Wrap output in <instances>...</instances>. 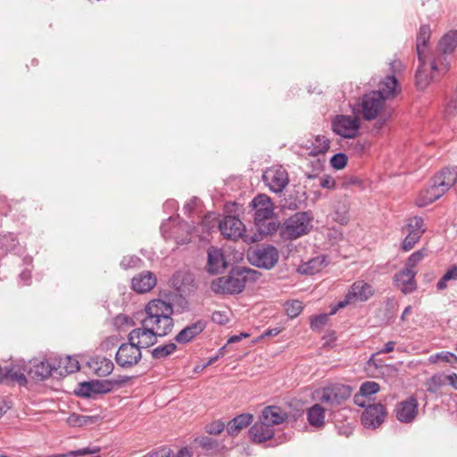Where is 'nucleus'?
Returning <instances> with one entry per match:
<instances>
[{"label":"nucleus","instance_id":"14","mask_svg":"<svg viewBox=\"0 0 457 457\" xmlns=\"http://www.w3.org/2000/svg\"><path fill=\"white\" fill-rule=\"evenodd\" d=\"M419 63L415 74L416 86L420 90H424L435 79L434 72L438 70V66L436 61L428 65L426 58H423V61Z\"/></svg>","mask_w":457,"mask_h":457},{"label":"nucleus","instance_id":"10","mask_svg":"<svg viewBox=\"0 0 457 457\" xmlns=\"http://www.w3.org/2000/svg\"><path fill=\"white\" fill-rule=\"evenodd\" d=\"M386 414L384 404L380 403L370 404L361 414V424L367 428H377L385 421Z\"/></svg>","mask_w":457,"mask_h":457},{"label":"nucleus","instance_id":"26","mask_svg":"<svg viewBox=\"0 0 457 457\" xmlns=\"http://www.w3.org/2000/svg\"><path fill=\"white\" fill-rule=\"evenodd\" d=\"M57 369L51 365L47 361H42L34 363L29 370V376L37 381H43L52 376Z\"/></svg>","mask_w":457,"mask_h":457},{"label":"nucleus","instance_id":"58","mask_svg":"<svg viewBox=\"0 0 457 457\" xmlns=\"http://www.w3.org/2000/svg\"><path fill=\"white\" fill-rule=\"evenodd\" d=\"M320 186L323 188L332 189L336 187V181L328 175L320 178Z\"/></svg>","mask_w":457,"mask_h":457},{"label":"nucleus","instance_id":"59","mask_svg":"<svg viewBox=\"0 0 457 457\" xmlns=\"http://www.w3.org/2000/svg\"><path fill=\"white\" fill-rule=\"evenodd\" d=\"M130 379V377L129 376H118L117 378L113 379H108L109 382L112 384V390L116 386H120L127 383Z\"/></svg>","mask_w":457,"mask_h":457},{"label":"nucleus","instance_id":"2","mask_svg":"<svg viewBox=\"0 0 457 457\" xmlns=\"http://www.w3.org/2000/svg\"><path fill=\"white\" fill-rule=\"evenodd\" d=\"M258 272L254 270L236 266L227 276L220 277L211 283V289L218 295L240 294L248 281H255Z\"/></svg>","mask_w":457,"mask_h":457},{"label":"nucleus","instance_id":"64","mask_svg":"<svg viewBox=\"0 0 457 457\" xmlns=\"http://www.w3.org/2000/svg\"><path fill=\"white\" fill-rule=\"evenodd\" d=\"M445 383L448 382L454 389L457 390V374L452 373L450 375H445Z\"/></svg>","mask_w":457,"mask_h":457},{"label":"nucleus","instance_id":"16","mask_svg":"<svg viewBox=\"0 0 457 457\" xmlns=\"http://www.w3.org/2000/svg\"><path fill=\"white\" fill-rule=\"evenodd\" d=\"M416 274V270H411L403 268L395 274L393 278L394 284L404 295L411 294L417 289V283L415 280Z\"/></svg>","mask_w":457,"mask_h":457},{"label":"nucleus","instance_id":"40","mask_svg":"<svg viewBox=\"0 0 457 457\" xmlns=\"http://www.w3.org/2000/svg\"><path fill=\"white\" fill-rule=\"evenodd\" d=\"M285 308L287 316L291 319H294L302 312L303 306L302 302L298 300H292L286 303Z\"/></svg>","mask_w":457,"mask_h":457},{"label":"nucleus","instance_id":"41","mask_svg":"<svg viewBox=\"0 0 457 457\" xmlns=\"http://www.w3.org/2000/svg\"><path fill=\"white\" fill-rule=\"evenodd\" d=\"M97 452H99V447H85L75 451H69L64 453L54 454L50 457H77L81 455L93 454Z\"/></svg>","mask_w":457,"mask_h":457},{"label":"nucleus","instance_id":"50","mask_svg":"<svg viewBox=\"0 0 457 457\" xmlns=\"http://www.w3.org/2000/svg\"><path fill=\"white\" fill-rule=\"evenodd\" d=\"M420 239V237L416 236L415 233H408L402 243V249L405 252L411 250Z\"/></svg>","mask_w":457,"mask_h":457},{"label":"nucleus","instance_id":"25","mask_svg":"<svg viewBox=\"0 0 457 457\" xmlns=\"http://www.w3.org/2000/svg\"><path fill=\"white\" fill-rule=\"evenodd\" d=\"M262 420L268 422L272 428L285 422L288 417L287 413L278 406H267L262 411Z\"/></svg>","mask_w":457,"mask_h":457},{"label":"nucleus","instance_id":"7","mask_svg":"<svg viewBox=\"0 0 457 457\" xmlns=\"http://www.w3.org/2000/svg\"><path fill=\"white\" fill-rule=\"evenodd\" d=\"M353 388L350 386L335 383L322 388L320 401L331 406L340 405L350 398Z\"/></svg>","mask_w":457,"mask_h":457},{"label":"nucleus","instance_id":"52","mask_svg":"<svg viewBox=\"0 0 457 457\" xmlns=\"http://www.w3.org/2000/svg\"><path fill=\"white\" fill-rule=\"evenodd\" d=\"M224 428L225 424L220 420L213 421L205 426V431L210 435H219L224 430Z\"/></svg>","mask_w":457,"mask_h":457},{"label":"nucleus","instance_id":"57","mask_svg":"<svg viewBox=\"0 0 457 457\" xmlns=\"http://www.w3.org/2000/svg\"><path fill=\"white\" fill-rule=\"evenodd\" d=\"M171 453L172 451L170 448L162 447L145 454L144 457H170Z\"/></svg>","mask_w":457,"mask_h":457},{"label":"nucleus","instance_id":"28","mask_svg":"<svg viewBox=\"0 0 457 457\" xmlns=\"http://www.w3.org/2000/svg\"><path fill=\"white\" fill-rule=\"evenodd\" d=\"M90 369L98 377H105L112 373L114 365L112 361L105 357H96L88 362Z\"/></svg>","mask_w":457,"mask_h":457},{"label":"nucleus","instance_id":"24","mask_svg":"<svg viewBox=\"0 0 457 457\" xmlns=\"http://www.w3.org/2000/svg\"><path fill=\"white\" fill-rule=\"evenodd\" d=\"M431 37L430 26L428 24L421 25L416 37V51L419 62H422L423 58H427L426 50Z\"/></svg>","mask_w":457,"mask_h":457},{"label":"nucleus","instance_id":"47","mask_svg":"<svg viewBox=\"0 0 457 457\" xmlns=\"http://www.w3.org/2000/svg\"><path fill=\"white\" fill-rule=\"evenodd\" d=\"M17 245L18 240L12 234L4 235L0 239V245L4 252L14 250Z\"/></svg>","mask_w":457,"mask_h":457},{"label":"nucleus","instance_id":"63","mask_svg":"<svg viewBox=\"0 0 457 457\" xmlns=\"http://www.w3.org/2000/svg\"><path fill=\"white\" fill-rule=\"evenodd\" d=\"M170 457H193V453L187 447H182L177 453H171Z\"/></svg>","mask_w":457,"mask_h":457},{"label":"nucleus","instance_id":"17","mask_svg":"<svg viewBox=\"0 0 457 457\" xmlns=\"http://www.w3.org/2000/svg\"><path fill=\"white\" fill-rule=\"evenodd\" d=\"M228 267L222 250L211 246L207 251L206 271L209 274L216 275L222 273Z\"/></svg>","mask_w":457,"mask_h":457},{"label":"nucleus","instance_id":"11","mask_svg":"<svg viewBox=\"0 0 457 457\" xmlns=\"http://www.w3.org/2000/svg\"><path fill=\"white\" fill-rule=\"evenodd\" d=\"M157 333L148 326L140 325L139 328L132 329L128 335V340L133 342L141 350L148 348L158 342Z\"/></svg>","mask_w":457,"mask_h":457},{"label":"nucleus","instance_id":"51","mask_svg":"<svg viewBox=\"0 0 457 457\" xmlns=\"http://www.w3.org/2000/svg\"><path fill=\"white\" fill-rule=\"evenodd\" d=\"M328 320V315L326 313H322L317 316H314L311 319V328L312 330H320Z\"/></svg>","mask_w":457,"mask_h":457},{"label":"nucleus","instance_id":"4","mask_svg":"<svg viewBox=\"0 0 457 457\" xmlns=\"http://www.w3.org/2000/svg\"><path fill=\"white\" fill-rule=\"evenodd\" d=\"M310 216L299 212L287 219L280 227L279 235L284 240H295L309 232Z\"/></svg>","mask_w":457,"mask_h":457},{"label":"nucleus","instance_id":"42","mask_svg":"<svg viewBox=\"0 0 457 457\" xmlns=\"http://www.w3.org/2000/svg\"><path fill=\"white\" fill-rule=\"evenodd\" d=\"M79 362L76 358L67 356L63 361V370L64 372L60 371L61 376H65L73 372H76L79 370Z\"/></svg>","mask_w":457,"mask_h":457},{"label":"nucleus","instance_id":"53","mask_svg":"<svg viewBox=\"0 0 457 457\" xmlns=\"http://www.w3.org/2000/svg\"><path fill=\"white\" fill-rule=\"evenodd\" d=\"M212 320L219 325H225L229 321L227 312L215 311L212 314Z\"/></svg>","mask_w":457,"mask_h":457},{"label":"nucleus","instance_id":"21","mask_svg":"<svg viewBox=\"0 0 457 457\" xmlns=\"http://www.w3.org/2000/svg\"><path fill=\"white\" fill-rule=\"evenodd\" d=\"M373 295L372 287L363 280L354 282L346 294V302H365Z\"/></svg>","mask_w":457,"mask_h":457},{"label":"nucleus","instance_id":"54","mask_svg":"<svg viewBox=\"0 0 457 457\" xmlns=\"http://www.w3.org/2000/svg\"><path fill=\"white\" fill-rule=\"evenodd\" d=\"M435 357L436 359H439L445 362H448L452 365L457 363V356L451 352H441V353H436V355Z\"/></svg>","mask_w":457,"mask_h":457},{"label":"nucleus","instance_id":"38","mask_svg":"<svg viewBox=\"0 0 457 457\" xmlns=\"http://www.w3.org/2000/svg\"><path fill=\"white\" fill-rule=\"evenodd\" d=\"M195 443L201 446L206 452H216L219 450L217 440L209 436H201L195 439Z\"/></svg>","mask_w":457,"mask_h":457},{"label":"nucleus","instance_id":"43","mask_svg":"<svg viewBox=\"0 0 457 457\" xmlns=\"http://www.w3.org/2000/svg\"><path fill=\"white\" fill-rule=\"evenodd\" d=\"M450 279H457V266H453L445 274L439 279L436 284L438 290H444L447 287V281Z\"/></svg>","mask_w":457,"mask_h":457},{"label":"nucleus","instance_id":"22","mask_svg":"<svg viewBox=\"0 0 457 457\" xmlns=\"http://www.w3.org/2000/svg\"><path fill=\"white\" fill-rule=\"evenodd\" d=\"M205 327L206 322L204 320H197L180 330L174 337V340L179 344H187L200 335Z\"/></svg>","mask_w":457,"mask_h":457},{"label":"nucleus","instance_id":"62","mask_svg":"<svg viewBox=\"0 0 457 457\" xmlns=\"http://www.w3.org/2000/svg\"><path fill=\"white\" fill-rule=\"evenodd\" d=\"M395 345H396V343L395 341H389L376 354L389 353L395 350Z\"/></svg>","mask_w":457,"mask_h":457},{"label":"nucleus","instance_id":"18","mask_svg":"<svg viewBox=\"0 0 457 457\" xmlns=\"http://www.w3.org/2000/svg\"><path fill=\"white\" fill-rule=\"evenodd\" d=\"M28 380L21 366L16 364H9L4 368H0V383L10 385L18 383L25 386Z\"/></svg>","mask_w":457,"mask_h":457},{"label":"nucleus","instance_id":"39","mask_svg":"<svg viewBox=\"0 0 457 457\" xmlns=\"http://www.w3.org/2000/svg\"><path fill=\"white\" fill-rule=\"evenodd\" d=\"M445 384V378L443 374L432 376L426 383L427 390L430 393H436Z\"/></svg>","mask_w":457,"mask_h":457},{"label":"nucleus","instance_id":"35","mask_svg":"<svg viewBox=\"0 0 457 457\" xmlns=\"http://www.w3.org/2000/svg\"><path fill=\"white\" fill-rule=\"evenodd\" d=\"M176 349L177 345L174 343H169L153 349L151 354L154 359L162 360L172 354Z\"/></svg>","mask_w":457,"mask_h":457},{"label":"nucleus","instance_id":"20","mask_svg":"<svg viewBox=\"0 0 457 457\" xmlns=\"http://www.w3.org/2000/svg\"><path fill=\"white\" fill-rule=\"evenodd\" d=\"M274 436V428L266 421L262 420L260 415L256 421L249 429V436L253 442L257 444L264 443L271 439Z\"/></svg>","mask_w":457,"mask_h":457},{"label":"nucleus","instance_id":"32","mask_svg":"<svg viewBox=\"0 0 457 457\" xmlns=\"http://www.w3.org/2000/svg\"><path fill=\"white\" fill-rule=\"evenodd\" d=\"M329 145L330 141L327 137L323 135H318L314 137V140L311 142V146H307V148H311L309 153L310 155L318 156L327 153L329 149Z\"/></svg>","mask_w":457,"mask_h":457},{"label":"nucleus","instance_id":"3","mask_svg":"<svg viewBox=\"0 0 457 457\" xmlns=\"http://www.w3.org/2000/svg\"><path fill=\"white\" fill-rule=\"evenodd\" d=\"M386 100L380 93L371 91L361 100L362 117L366 120H376L374 129L379 131L391 118L393 111L386 106Z\"/></svg>","mask_w":457,"mask_h":457},{"label":"nucleus","instance_id":"48","mask_svg":"<svg viewBox=\"0 0 457 457\" xmlns=\"http://www.w3.org/2000/svg\"><path fill=\"white\" fill-rule=\"evenodd\" d=\"M348 157L344 153L334 154L330 159L331 166L336 170H342L347 164Z\"/></svg>","mask_w":457,"mask_h":457},{"label":"nucleus","instance_id":"27","mask_svg":"<svg viewBox=\"0 0 457 457\" xmlns=\"http://www.w3.org/2000/svg\"><path fill=\"white\" fill-rule=\"evenodd\" d=\"M398 80L395 75H388L379 83L378 89L375 93H380L385 100L393 98L399 91Z\"/></svg>","mask_w":457,"mask_h":457},{"label":"nucleus","instance_id":"5","mask_svg":"<svg viewBox=\"0 0 457 457\" xmlns=\"http://www.w3.org/2000/svg\"><path fill=\"white\" fill-rule=\"evenodd\" d=\"M247 256L253 265L265 270L273 268L278 261V252L270 245H260L249 250Z\"/></svg>","mask_w":457,"mask_h":457},{"label":"nucleus","instance_id":"13","mask_svg":"<svg viewBox=\"0 0 457 457\" xmlns=\"http://www.w3.org/2000/svg\"><path fill=\"white\" fill-rule=\"evenodd\" d=\"M112 384L109 380H90L79 384L75 394L78 396L90 398L93 395L106 394L112 391Z\"/></svg>","mask_w":457,"mask_h":457},{"label":"nucleus","instance_id":"46","mask_svg":"<svg viewBox=\"0 0 457 457\" xmlns=\"http://www.w3.org/2000/svg\"><path fill=\"white\" fill-rule=\"evenodd\" d=\"M380 389L379 385L375 381H366L360 387V395L361 396H370L378 393Z\"/></svg>","mask_w":457,"mask_h":457},{"label":"nucleus","instance_id":"44","mask_svg":"<svg viewBox=\"0 0 457 457\" xmlns=\"http://www.w3.org/2000/svg\"><path fill=\"white\" fill-rule=\"evenodd\" d=\"M278 228L280 229L279 223L273 220L272 218L266 222H263L262 225H259L257 227L259 233L262 235H271Z\"/></svg>","mask_w":457,"mask_h":457},{"label":"nucleus","instance_id":"60","mask_svg":"<svg viewBox=\"0 0 457 457\" xmlns=\"http://www.w3.org/2000/svg\"><path fill=\"white\" fill-rule=\"evenodd\" d=\"M131 319L125 314H119L114 318V325L116 327H121L123 325L129 324Z\"/></svg>","mask_w":457,"mask_h":457},{"label":"nucleus","instance_id":"19","mask_svg":"<svg viewBox=\"0 0 457 457\" xmlns=\"http://www.w3.org/2000/svg\"><path fill=\"white\" fill-rule=\"evenodd\" d=\"M156 283L155 274L149 270H144L132 278L131 288L138 294H145L150 292Z\"/></svg>","mask_w":457,"mask_h":457},{"label":"nucleus","instance_id":"37","mask_svg":"<svg viewBox=\"0 0 457 457\" xmlns=\"http://www.w3.org/2000/svg\"><path fill=\"white\" fill-rule=\"evenodd\" d=\"M424 221L421 217H413L408 220L407 231L408 233H415L416 236L421 237L425 229L423 228Z\"/></svg>","mask_w":457,"mask_h":457},{"label":"nucleus","instance_id":"55","mask_svg":"<svg viewBox=\"0 0 457 457\" xmlns=\"http://www.w3.org/2000/svg\"><path fill=\"white\" fill-rule=\"evenodd\" d=\"M139 261V258L136 256H125L120 262V267L124 270H128L136 267Z\"/></svg>","mask_w":457,"mask_h":457},{"label":"nucleus","instance_id":"6","mask_svg":"<svg viewBox=\"0 0 457 457\" xmlns=\"http://www.w3.org/2000/svg\"><path fill=\"white\" fill-rule=\"evenodd\" d=\"M332 131L345 138H353L357 136L360 122L357 117L337 115L331 121Z\"/></svg>","mask_w":457,"mask_h":457},{"label":"nucleus","instance_id":"9","mask_svg":"<svg viewBox=\"0 0 457 457\" xmlns=\"http://www.w3.org/2000/svg\"><path fill=\"white\" fill-rule=\"evenodd\" d=\"M265 185L274 193H281L289 183L287 170L281 167L270 168L262 174Z\"/></svg>","mask_w":457,"mask_h":457},{"label":"nucleus","instance_id":"31","mask_svg":"<svg viewBox=\"0 0 457 457\" xmlns=\"http://www.w3.org/2000/svg\"><path fill=\"white\" fill-rule=\"evenodd\" d=\"M325 409L319 403L313 404L307 410V420L311 426L322 428L325 423Z\"/></svg>","mask_w":457,"mask_h":457},{"label":"nucleus","instance_id":"1","mask_svg":"<svg viewBox=\"0 0 457 457\" xmlns=\"http://www.w3.org/2000/svg\"><path fill=\"white\" fill-rule=\"evenodd\" d=\"M172 303L160 298L152 299L144 308V317L140 325L150 327L157 336L164 337L171 333L174 328Z\"/></svg>","mask_w":457,"mask_h":457},{"label":"nucleus","instance_id":"45","mask_svg":"<svg viewBox=\"0 0 457 457\" xmlns=\"http://www.w3.org/2000/svg\"><path fill=\"white\" fill-rule=\"evenodd\" d=\"M425 253L423 250H418L411 253L409 258L407 259L404 269H409L411 270H416L415 268L418 265L419 262L422 261L424 258Z\"/></svg>","mask_w":457,"mask_h":457},{"label":"nucleus","instance_id":"12","mask_svg":"<svg viewBox=\"0 0 457 457\" xmlns=\"http://www.w3.org/2000/svg\"><path fill=\"white\" fill-rule=\"evenodd\" d=\"M220 230L225 238L237 240L245 236V227L243 222L235 216H226L220 222Z\"/></svg>","mask_w":457,"mask_h":457},{"label":"nucleus","instance_id":"15","mask_svg":"<svg viewBox=\"0 0 457 457\" xmlns=\"http://www.w3.org/2000/svg\"><path fill=\"white\" fill-rule=\"evenodd\" d=\"M395 416L402 423H411L418 414V401L414 396L397 403Z\"/></svg>","mask_w":457,"mask_h":457},{"label":"nucleus","instance_id":"8","mask_svg":"<svg viewBox=\"0 0 457 457\" xmlns=\"http://www.w3.org/2000/svg\"><path fill=\"white\" fill-rule=\"evenodd\" d=\"M141 358V350L137 345L129 341L120 345L115 354L116 363L123 369H130L136 366Z\"/></svg>","mask_w":457,"mask_h":457},{"label":"nucleus","instance_id":"30","mask_svg":"<svg viewBox=\"0 0 457 457\" xmlns=\"http://www.w3.org/2000/svg\"><path fill=\"white\" fill-rule=\"evenodd\" d=\"M444 195V191L439 190V187L433 182L428 188L420 192L416 204L418 206L423 207L434 203Z\"/></svg>","mask_w":457,"mask_h":457},{"label":"nucleus","instance_id":"36","mask_svg":"<svg viewBox=\"0 0 457 457\" xmlns=\"http://www.w3.org/2000/svg\"><path fill=\"white\" fill-rule=\"evenodd\" d=\"M273 215V204L262 209L254 210V224L256 227L270 220Z\"/></svg>","mask_w":457,"mask_h":457},{"label":"nucleus","instance_id":"56","mask_svg":"<svg viewBox=\"0 0 457 457\" xmlns=\"http://www.w3.org/2000/svg\"><path fill=\"white\" fill-rule=\"evenodd\" d=\"M118 342V337H106L100 345V348L102 351H109L116 346Z\"/></svg>","mask_w":457,"mask_h":457},{"label":"nucleus","instance_id":"61","mask_svg":"<svg viewBox=\"0 0 457 457\" xmlns=\"http://www.w3.org/2000/svg\"><path fill=\"white\" fill-rule=\"evenodd\" d=\"M11 210V205L7 203V199L5 196H0V213L3 215H7V213Z\"/></svg>","mask_w":457,"mask_h":457},{"label":"nucleus","instance_id":"23","mask_svg":"<svg viewBox=\"0 0 457 457\" xmlns=\"http://www.w3.org/2000/svg\"><path fill=\"white\" fill-rule=\"evenodd\" d=\"M456 180V168L443 169L432 179V182H434L439 187V190H443L445 194L455 184Z\"/></svg>","mask_w":457,"mask_h":457},{"label":"nucleus","instance_id":"34","mask_svg":"<svg viewBox=\"0 0 457 457\" xmlns=\"http://www.w3.org/2000/svg\"><path fill=\"white\" fill-rule=\"evenodd\" d=\"M328 265L326 257L324 255L317 256L305 262L301 267L302 273L313 275Z\"/></svg>","mask_w":457,"mask_h":457},{"label":"nucleus","instance_id":"29","mask_svg":"<svg viewBox=\"0 0 457 457\" xmlns=\"http://www.w3.org/2000/svg\"><path fill=\"white\" fill-rule=\"evenodd\" d=\"M253 420V416L249 413H242L231 420L227 425L228 433L235 436L245 428L248 427Z\"/></svg>","mask_w":457,"mask_h":457},{"label":"nucleus","instance_id":"33","mask_svg":"<svg viewBox=\"0 0 457 457\" xmlns=\"http://www.w3.org/2000/svg\"><path fill=\"white\" fill-rule=\"evenodd\" d=\"M439 50L445 54H451L457 47V30H451L442 37L438 44Z\"/></svg>","mask_w":457,"mask_h":457},{"label":"nucleus","instance_id":"49","mask_svg":"<svg viewBox=\"0 0 457 457\" xmlns=\"http://www.w3.org/2000/svg\"><path fill=\"white\" fill-rule=\"evenodd\" d=\"M270 205H272V203L270 198L266 195L260 194L256 195L252 201V206L253 210L262 209L263 207H268Z\"/></svg>","mask_w":457,"mask_h":457}]
</instances>
